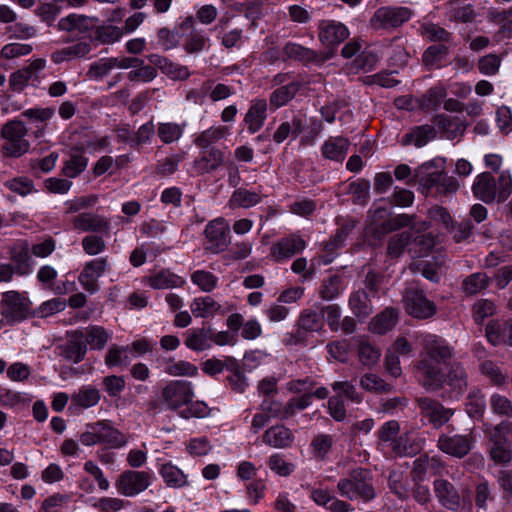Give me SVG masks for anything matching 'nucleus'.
<instances>
[{"mask_svg":"<svg viewBox=\"0 0 512 512\" xmlns=\"http://www.w3.org/2000/svg\"><path fill=\"white\" fill-rule=\"evenodd\" d=\"M153 289H170L184 286L185 280L169 270H161L147 278Z\"/></svg>","mask_w":512,"mask_h":512,"instance_id":"f704fd0d","label":"nucleus"},{"mask_svg":"<svg viewBox=\"0 0 512 512\" xmlns=\"http://www.w3.org/2000/svg\"><path fill=\"white\" fill-rule=\"evenodd\" d=\"M293 433L284 425H275L267 429L263 436L262 441L274 448H286L293 442Z\"/></svg>","mask_w":512,"mask_h":512,"instance_id":"c85d7f7f","label":"nucleus"},{"mask_svg":"<svg viewBox=\"0 0 512 512\" xmlns=\"http://www.w3.org/2000/svg\"><path fill=\"white\" fill-rule=\"evenodd\" d=\"M98 24L99 21L95 17L73 13L61 18L57 23V28L76 36L91 37L92 33L98 28Z\"/></svg>","mask_w":512,"mask_h":512,"instance_id":"4468645a","label":"nucleus"},{"mask_svg":"<svg viewBox=\"0 0 512 512\" xmlns=\"http://www.w3.org/2000/svg\"><path fill=\"white\" fill-rule=\"evenodd\" d=\"M411 17L410 9L406 7H381L371 18V24L377 29H390L401 26Z\"/></svg>","mask_w":512,"mask_h":512,"instance_id":"ddd939ff","label":"nucleus"},{"mask_svg":"<svg viewBox=\"0 0 512 512\" xmlns=\"http://www.w3.org/2000/svg\"><path fill=\"white\" fill-rule=\"evenodd\" d=\"M108 267V257H100L87 262L78 276L81 286L93 294L99 290L98 279Z\"/></svg>","mask_w":512,"mask_h":512,"instance_id":"dca6fc26","label":"nucleus"},{"mask_svg":"<svg viewBox=\"0 0 512 512\" xmlns=\"http://www.w3.org/2000/svg\"><path fill=\"white\" fill-rule=\"evenodd\" d=\"M490 407L497 415L512 417V402L504 395L493 394L490 398Z\"/></svg>","mask_w":512,"mask_h":512,"instance_id":"774afa93","label":"nucleus"},{"mask_svg":"<svg viewBox=\"0 0 512 512\" xmlns=\"http://www.w3.org/2000/svg\"><path fill=\"white\" fill-rule=\"evenodd\" d=\"M350 141L348 138L337 136L329 137L321 147L324 158L336 162H342L348 153Z\"/></svg>","mask_w":512,"mask_h":512,"instance_id":"bb28decb","label":"nucleus"},{"mask_svg":"<svg viewBox=\"0 0 512 512\" xmlns=\"http://www.w3.org/2000/svg\"><path fill=\"white\" fill-rule=\"evenodd\" d=\"M447 385L452 395L459 397L468 387V375L459 362L452 363L446 373L443 372V386Z\"/></svg>","mask_w":512,"mask_h":512,"instance_id":"aec40b11","label":"nucleus"},{"mask_svg":"<svg viewBox=\"0 0 512 512\" xmlns=\"http://www.w3.org/2000/svg\"><path fill=\"white\" fill-rule=\"evenodd\" d=\"M202 89L204 92L209 93V97L213 102L227 99L234 94L232 87L223 83H218L213 86V82L210 80L203 83Z\"/></svg>","mask_w":512,"mask_h":512,"instance_id":"e2e57ef3","label":"nucleus"},{"mask_svg":"<svg viewBox=\"0 0 512 512\" xmlns=\"http://www.w3.org/2000/svg\"><path fill=\"white\" fill-rule=\"evenodd\" d=\"M305 247L306 242L299 235L291 234L274 243L270 255L274 261L281 262L292 258L303 251Z\"/></svg>","mask_w":512,"mask_h":512,"instance_id":"f3484780","label":"nucleus"},{"mask_svg":"<svg viewBox=\"0 0 512 512\" xmlns=\"http://www.w3.org/2000/svg\"><path fill=\"white\" fill-rule=\"evenodd\" d=\"M337 224L339 226L337 233L331 239L329 243L326 244L325 249L331 250L333 248H338L342 246L348 237V235L352 232V230L356 227L357 221L352 218H338Z\"/></svg>","mask_w":512,"mask_h":512,"instance_id":"3c124183","label":"nucleus"},{"mask_svg":"<svg viewBox=\"0 0 512 512\" xmlns=\"http://www.w3.org/2000/svg\"><path fill=\"white\" fill-rule=\"evenodd\" d=\"M433 166V162H427L416 169L419 184L428 191L435 188L436 193L441 196L455 194L459 188V182L444 171H430Z\"/></svg>","mask_w":512,"mask_h":512,"instance_id":"20e7f679","label":"nucleus"},{"mask_svg":"<svg viewBox=\"0 0 512 512\" xmlns=\"http://www.w3.org/2000/svg\"><path fill=\"white\" fill-rule=\"evenodd\" d=\"M486 336L493 345L507 343L512 346V319L491 321L486 327Z\"/></svg>","mask_w":512,"mask_h":512,"instance_id":"cd10ccee","label":"nucleus"},{"mask_svg":"<svg viewBox=\"0 0 512 512\" xmlns=\"http://www.w3.org/2000/svg\"><path fill=\"white\" fill-rule=\"evenodd\" d=\"M454 356V348L442 337L426 334L422 338L420 360L416 365L420 384L428 391L443 388L442 364Z\"/></svg>","mask_w":512,"mask_h":512,"instance_id":"f257e3e1","label":"nucleus"},{"mask_svg":"<svg viewBox=\"0 0 512 512\" xmlns=\"http://www.w3.org/2000/svg\"><path fill=\"white\" fill-rule=\"evenodd\" d=\"M260 200L261 196L259 193L244 188H238L232 193L228 201V206L232 209H247L257 205L260 202Z\"/></svg>","mask_w":512,"mask_h":512,"instance_id":"79ce46f5","label":"nucleus"},{"mask_svg":"<svg viewBox=\"0 0 512 512\" xmlns=\"http://www.w3.org/2000/svg\"><path fill=\"white\" fill-rule=\"evenodd\" d=\"M30 313V302L19 292H5L1 300V314L7 323L24 320Z\"/></svg>","mask_w":512,"mask_h":512,"instance_id":"1a4fd4ad","label":"nucleus"},{"mask_svg":"<svg viewBox=\"0 0 512 512\" xmlns=\"http://www.w3.org/2000/svg\"><path fill=\"white\" fill-rule=\"evenodd\" d=\"M71 223L74 229L93 232V234H108L111 228L110 221L106 217L92 212H83L76 215Z\"/></svg>","mask_w":512,"mask_h":512,"instance_id":"a211bd4d","label":"nucleus"},{"mask_svg":"<svg viewBox=\"0 0 512 512\" xmlns=\"http://www.w3.org/2000/svg\"><path fill=\"white\" fill-rule=\"evenodd\" d=\"M94 427L98 444L106 445L109 448H120L127 443L125 435L113 427L109 421H98L94 423Z\"/></svg>","mask_w":512,"mask_h":512,"instance_id":"4be33fe9","label":"nucleus"},{"mask_svg":"<svg viewBox=\"0 0 512 512\" xmlns=\"http://www.w3.org/2000/svg\"><path fill=\"white\" fill-rule=\"evenodd\" d=\"M211 328H194L186 333L185 345L196 352L207 350L211 347Z\"/></svg>","mask_w":512,"mask_h":512,"instance_id":"2f4dec72","label":"nucleus"},{"mask_svg":"<svg viewBox=\"0 0 512 512\" xmlns=\"http://www.w3.org/2000/svg\"><path fill=\"white\" fill-rule=\"evenodd\" d=\"M475 439L470 431L465 434H441L437 441L438 449L452 457L463 458L472 449Z\"/></svg>","mask_w":512,"mask_h":512,"instance_id":"9b49d317","label":"nucleus"},{"mask_svg":"<svg viewBox=\"0 0 512 512\" xmlns=\"http://www.w3.org/2000/svg\"><path fill=\"white\" fill-rule=\"evenodd\" d=\"M348 306L360 321L365 320L373 313L371 300L363 289L351 293L348 299Z\"/></svg>","mask_w":512,"mask_h":512,"instance_id":"c756f323","label":"nucleus"},{"mask_svg":"<svg viewBox=\"0 0 512 512\" xmlns=\"http://www.w3.org/2000/svg\"><path fill=\"white\" fill-rule=\"evenodd\" d=\"M101 395L98 389L91 386H83L71 397L72 403L81 408H90L100 401Z\"/></svg>","mask_w":512,"mask_h":512,"instance_id":"864d4df0","label":"nucleus"},{"mask_svg":"<svg viewBox=\"0 0 512 512\" xmlns=\"http://www.w3.org/2000/svg\"><path fill=\"white\" fill-rule=\"evenodd\" d=\"M110 338L111 333L98 325L89 326L84 332V341L93 350H102Z\"/></svg>","mask_w":512,"mask_h":512,"instance_id":"37998d69","label":"nucleus"},{"mask_svg":"<svg viewBox=\"0 0 512 512\" xmlns=\"http://www.w3.org/2000/svg\"><path fill=\"white\" fill-rule=\"evenodd\" d=\"M129 350V346L120 347L112 345L105 356V364L108 367L127 366L131 362Z\"/></svg>","mask_w":512,"mask_h":512,"instance_id":"bf43d9fd","label":"nucleus"},{"mask_svg":"<svg viewBox=\"0 0 512 512\" xmlns=\"http://www.w3.org/2000/svg\"><path fill=\"white\" fill-rule=\"evenodd\" d=\"M435 136L436 132L434 127L427 124L416 126L403 136L401 143L404 146L413 144L416 147H423L434 139Z\"/></svg>","mask_w":512,"mask_h":512,"instance_id":"72a5a7b5","label":"nucleus"},{"mask_svg":"<svg viewBox=\"0 0 512 512\" xmlns=\"http://www.w3.org/2000/svg\"><path fill=\"white\" fill-rule=\"evenodd\" d=\"M397 322V313L394 309H386L376 315L370 322V330L376 334H385Z\"/></svg>","mask_w":512,"mask_h":512,"instance_id":"49530a36","label":"nucleus"},{"mask_svg":"<svg viewBox=\"0 0 512 512\" xmlns=\"http://www.w3.org/2000/svg\"><path fill=\"white\" fill-rule=\"evenodd\" d=\"M223 161V152L216 147H211L203 153L201 158L195 161V168L200 174L211 173L217 170L223 164Z\"/></svg>","mask_w":512,"mask_h":512,"instance_id":"473e14b6","label":"nucleus"},{"mask_svg":"<svg viewBox=\"0 0 512 512\" xmlns=\"http://www.w3.org/2000/svg\"><path fill=\"white\" fill-rule=\"evenodd\" d=\"M510 429V423L501 422L489 430L492 443L490 457L495 463L506 464L512 459V450L507 437Z\"/></svg>","mask_w":512,"mask_h":512,"instance_id":"423d86ee","label":"nucleus"},{"mask_svg":"<svg viewBox=\"0 0 512 512\" xmlns=\"http://www.w3.org/2000/svg\"><path fill=\"white\" fill-rule=\"evenodd\" d=\"M267 101L265 99H255L245 114L244 122L250 133L259 131L267 118Z\"/></svg>","mask_w":512,"mask_h":512,"instance_id":"393cba45","label":"nucleus"},{"mask_svg":"<svg viewBox=\"0 0 512 512\" xmlns=\"http://www.w3.org/2000/svg\"><path fill=\"white\" fill-rule=\"evenodd\" d=\"M311 399V393H304L300 397L291 398L284 406L283 419L292 417L296 411H302L306 409L310 405Z\"/></svg>","mask_w":512,"mask_h":512,"instance_id":"338daca9","label":"nucleus"},{"mask_svg":"<svg viewBox=\"0 0 512 512\" xmlns=\"http://www.w3.org/2000/svg\"><path fill=\"white\" fill-rule=\"evenodd\" d=\"M193 396V387L188 381H171L161 392L162 400L172 410L190 403Z\"/></svg>","mask_w":512,"mask_h":512,"instance_id":"f8f14e48","label":"nucleus"},{"mask_svg":"<svg viewBox=\"0 0 512 512\" xmlns=\"http://www.w3.org/2000/svg\"><path fill=\"white\" fill-rule=\"evenodd\" d=\"M229 132L226 126H212L201 132L194 140V143L201 149L211 148L210 146L223 139Z\"/></svg>","mask_w":512,"mask_h":512,"instance_id":"de8ad7c7","label":"nucleus"},{"mask_svg":"<svg viewBox=\"0 0 512 512\" xmlns=\"http://www.w3.org/2000/svg\"><path fill=\"white\" fill-rule=\"evenodd\" d=\"M480 371L490 379L491 384L501 386L506 382V375L500 367L490 360L481 363Z\"/></svg>","mask_w":512,"mask_h":512,"instance_id":"69168bd1","label":"nucleus"},{"mask_svg":"<svg viewBox=\"0 0 512 512\" xmlns=\"http://www.w3.org/2000/svg\"><path fill=\"white\" fill-rule=\"evenodd\" d=\"M490 279L483 272H476L467 277L462 281V291L467 296L476 295L489 285Z\"/></svg>","mask_w":512,"mask_h":512,"instance_id":"8fccbe9b","label":"nucleus"},{"mask_svg":"<svg viewBox=\"0 0 512 512\" xmlns=\"http://www.w3.org/2000/svg\"><path fill=\"white\" fill-rule=\"evenodd\" d=\"M359 385L362 389L381 393V392H390L392 386L386 383L381 377L373 373H367L360 378Z\"/></svg>","mask_w":512,"mask_h":512,"instance_id":"680f3d73","label":"nucleus"},{"mask_svg":"<svg viewBox=\"0 0 512 512\" xmlns=\"http://www.w3.org/2000/svg\"><path fill=\"white\" fill-rule=\"evenodd\" d=\"M192 314L197 318L213 317L221 310V305L210 296L194 298L190 304Z\"/></svg>","mask_w":512,"mask_h":512,"instance_id":"e433bc0d","label":"nucleus"},{"mask_svg":"<svg viewBox=\"0 0 512 512\" xmlns=\"http://www.w3.org/2000/svg\"><path fill=\"white\" fill-rule=\"evenodd\" d=\"M486 408V402L481 391L478 389L469 392L466 402V411L472 418H480L483 416Z\"/></svg>","mask_w":512,"mask_h":512,"instance_id":"052dcab7","label":"nucleus"},{"mask_svg":"<svg viewBox=\"0 0 512 512\" xmlns=\"http://www.w3.org/2000/svg\"><path fill=\"white\" fill-rule=\"evenodd\" d=\"M207 240L206 250L218 254L226 250L230 244V227L224 218L210 221L204 230Z\"/></svg>","mask_w":512,"mask_h":512,"instance_id":"9d476101","label":"nucleus"},{"mask_svg":"<svg viewBox=\"0 0 512 512\" xmlns=\"http://www.w3.org/2000/svg\"><path fill=\"white\" fill-rule=\"evenodd\" d=\"M434 492L442 506L449 510H456L459 506V495L454 486L447 480H436Z\"/></svg>","mask_w":512,"mask_h":512,"instance_id":"7c9ffc66","label":"nucleus"},{"mask_svg":"<svg viewBox=\"0 0 512 512\" xmlns=\"http://www.w3.org/2000/svg\"><path fill=\"white\" fill-rule=\"evenodd\" d=\"M403 301L406 312L417 319H427L434 316L437 307L430 301L424 292L417 287H409L405 290Z\"/></svg>","mask_w":512,"mask_h":512,"instance_id":"0eeeda50","label":"nucleus"},{"mask_svg":"<svg viewBox=\"0 0 512 512\" xmlns=\"http://www.w3.org/2000/svg\"><path fill=\"white\" fill-rule=\"evenodd\" d=\"M415 215L399 214L390 218L383 224V229L386 232H392L404 227H411L417 231H425L429 229L430 224L426 221L415 223Z\"/></svg>","mask_w":512,"mask_h":512,"instance_id":"c9c22d12","label":"nucleus"},{"mask_svg":"<svg viewBox=\"0 0 512 512\" xmlns=\"http://www.w3.org/2000/svg\"><path fill=\"white\" fill-rule=\"evenodd\" d=\"M59 349L60 355L66 360L75 364L81 362L87 353L84 332L81 330L67 332V341Z\"/></svg>","mask_w":512,"mask_h":512,"instance_id":"6ab92c4d","label":"nucleus"},{"mask_svg":"<svg viewBox=\"0 0 512 512\" xmlns=\"http://www.w3.org/2000/svg\"><path fill=\"white\" fill-rule=\"evenodd\" d=\"M345 289V279L341 275H331L325 278L320 289L323 300L330 301L337 298Z\"/></svg>","mask_w":512,"mask_h":512,"instance_id":"a18cd8bd","label":"nucleus"},{"mask_svg":"<svg viewBox=\"0 0 512 512\" xmlns=\"http://www.w3.org/2000/svg\"><path fill=\"white\" fill-rule=\"evenodd\" d=\"M337 488L342 496L351 500L370 501L376 495L370 472L362 468L352 471L349 478L341 479Z\"/></svg>","mask_w":512,"mask_h":512,"instance_id":"7ed1b4c3","label":"nucleus"},{"mask_svg":"<svg viewBox=\"0 0 512 512\" xmlns=\"http://www.w3.org/2000/svg\"><path fill=\"white\" fill-rule=\"evenodd\" d=\"M473 195L490 204L493 202L502 203L508 199L512 193V177L509 171H502L496 182L495 178L489 172L479 174L472 185Z\"/></svg>","mask_w":512,"mask_h":512,"instance_id":"f03ea898","label":"nucleus"},{"mask_svg":"<svg viewBox=\"0 0 512 512\" xmlns=\"http://www.w3.org/2000/svg\"><path fill=\"white\" fill-rule=\"evenodd\" d=\"M91 52L88 42L80 41L71 46H66L51 53V61L55 64L72 61L86 57Z\"/></svg>","mask_w":512,"mask_h":512,"instance_id":"a878e982","label":"nucleus"},{"mask_svg":"<svg viewBox=\"0 0 512 512\" xmlns=\"http://www.w3.org/2000/svg\"><path fill=\"white\" fill-rule=\"evenodd\" d=\"M439 462L436 458H430L426 455L418 457L412 468V475L415 481H420L423 477L430 472H434L439 466Z\"/></svg>","mask_w":512,"mask_h":512,"instance_id":"13d9d810","label":"nucleus"},{"mask_svg":"<svg viewBox=\"0 0 512 512\" xmlns=\"http://www.w3.org/2000/svg\"><path fill=\"white\" fill-rule=\"evenodd\" d=\"M357 354L362 365L371 368L375 366L381 357V350L368 339L360 337L358 340Z\"/></svg>","mask_w":512,"mask_h":512,"instance_id":"4c0bfd02","label":"nucleus"},{"mask_svg":"<svg viewBox=\"0 0 512 512\" xmlns=\"http://www.w3.org/2000/svg\"><path fill=\"white\" fill-rule=\"evenodd\" d=\"M319 29V39L326 45L339 44L349 35L346 26L335 21L324 20L321 22Z\"/></svg>","mask_w":512,"mask_h":512,"instance_id":"b1692460","label":"nucleus"},{"mask_svg":"<svg viewBox=\"0 0 512 512\" xmlns=\"http://www.w3.org/2000/svg\"><path fill=\"white\" fill-rule=\"evenodd\" d=\"M416 403L423 417L435 427L439 428L446 424L454 414V410L444 407L439 401L428 398L419 397Z\"/></svg>","mask_w":512,"mask_h":512,"instance_id":"2eb2a0df","label":"nucleus"},{"mask_svg":"<svg viewBox=\"0 0 512 512\" xmlns=\"http://www.w3.org/2000/svg\"><path fill=\"white\" fill-rule=\"evenodd\" d=\"M434 123L445 134V137L450 140L463 135L466 129V126L458 118L445 114L437 115Z\"/></svg>","mask_w":512,"mask_h":512,"instance_id":"58836bf2","label":"nucleus"},{"mask_svg":"<svg viewBox=\"0 0 512 512\" xmlns=\"http://www.w3.org/2000/svg\"><path fill=\"white\" fill-rule=\"evenodd\" d=\"M159 473L168 487L182 488L188 485L187 475L172 463L162 464Z\"/></svg>","mask_w":512,"mask_h":512,"instance_id":"ea45409f","label":"nucleus"},{"mask_svg":"<svg viewBox=\"0 0 512 512\" xmlns=\"http://www.w3.org/2000/svg\"><path fill=\"white\" fill-rule=\"evenodd\" d=\"M347 192L352 196L354 204L365 205L367 204L370 196V182L363 178L352 181L348 185Z\"/></svg>","mask_w":512,"mask_h":512,"instance_id":"6e6d98bb","label":"nucleus"},{"mask_svg":"<svg viewBox=\"0 0 512 512\" xmlns=\"http://www.w3.org/2000/svg\"><path fill=\"white\" fill-rule=\"evenodd\" d=\"M147 58L152 65L157 67L171 80L183 81L188 79L191 75L187 66L174 63L166 57L158 54H151Z\"/></svg>","mask_w":512,"mask_h":512,"instance_id":"412c9836","label":"nucleus"},{"mask_svg":"<svg viewBox=\"0 0 512 512\" xmlns=\"http://www.w3.org/2000/svg\"><path fill=\"white\" fill-rule=\"evenodd\" d=\"M88 164V158L83 155V147L73 148L70 158L65 162L63 173L70 178H74L82 173Z\"/></svg>","mask_w":512,"mask_h":512,"instance_id":"c03bdc74","label":"nucleus"},{"mask_svg":"<svg viewBox=\"0 0 512 512\" xmlns=\"http://www.w3.org/2000/svg\"><path fill=\"white\" fill-rule=\"evenodd\" d=\"M304 122L299 117H293L291 121L282 122L273 133V141L277 144L284 142L290 135L293 138L302 133Z\"/></svg>","mask_w":512,"mask_h":512,"instance_id":"a19ab883","label":"nucleus"},{"mask_svg":"<svg viewBox=\"0 0 512 512\" xmlns=\"http://www.w3.org/2000/svg\"><path fill=\"white\" fill-rule=\"evenodd\" d=\"M84 252L89 256L98 255L106 250V242L101 235L89 234L81 241Z\"/></svg>","mask_w":512,"mask_h":512,"instance_id":"0e129e2a","label":"nucleus"},{"mask_svg":"<svg viewBox=\"0 0 512 512\" xmlns=\"http://www.w3.org/2000/svg\"><path fill=\"white\" fill-rule=\"evenodd\" d=\"M283 52L287 58L301 61L303 63H314L320 65L328 59V56H325L323 53L291 42L284 46Z\"/></svg>","mask_w":512,"mask_h":512,"instance_id":"5701e85b","label":"nucleus"},{"mask_svg":"<svg viewBox=\"0 0 512 512\" xmlns=\"http://www.w3.org/2000/svg\"><path fill=\"white\" fill-rule=\"evenodd\" d=\"M152 482V475L146 471L127 470L115 482L117 491L126 497H133L145 491Z\"/></svg>","mask_w":512,"mask_h":512,"instance_id":"6e6552de","label":"nucleus"},{"mask_svg":"<svg viewBox=\"0 0 512 512\" xmlns=\"http://www.w3.org/2000/svg\"><path fill=\"white\" fill-rule=\"evenodd\" d=\"M191 282L205 293L212 292L218 284V278L206 270H196L191 274Z\"/></svg>","mask_w":512,"mask_h":512,"instance_id":"4d7b16f0","label":"nucleus"},{"mask_svg":"<svg viewBox=\"0 0 512 512\" xmlns=\"http://www.w3.org/2000/svg\"><path fill=\"white\" fill-rule=\"evenodd\" d=\"M412 234L409 231H403L391 236L387 243V257L398 259L403 255L405 248L411 243Z\"/></svg>","mask_w":512,"mask_h":512,"instance_id":"09e8293b","label":"nucleus"},{"mask_svg":"<svg viewBox=\"0 0 512 512\" xmlns=\"http://www.w3.org/2000/svg\"><path fill=\"white\" fill-rule=\"evenodd\" d=\"M300 87L301 84L299 82H292L277 88L270 95V104L276 109L284 106L294 98Z\"/></svg>","mask_w":512,"mask_h":512,"instance_id":"603ef678","label":"nucleus"},{"mask_svg":"<svg viewBox=\"0 0 512 512\" xmlns=\"http://www.w3.org/2000/svg\"><path fill=\"white\" fill-rule=\"evenodd\" d=\"M184 128L185 124L162 122L157 127V135L163 143L170 144L181 138Z\"/></svg>","mask_w":512,"mask_h":512,"instance_id":"5fc2aeb1","label":"nucleus"},{"mask_svg":"<svg viewBox=\"0 0 512 512\" xmlns=\"http://www.w3.org/2000/svg\"><path fill=\"white\" fill-rule=\"evenodd\" d=\"M27 128L25 124L17 119L8 121L1 129V136L4 140L2 152L5 156L20 157L25 154L30 147L28 140L25 138Z\"/></svg>","mask_w":512,"mask_h":512,"instance_id":"39448f33","label":"nucleus"}]
</instances>
